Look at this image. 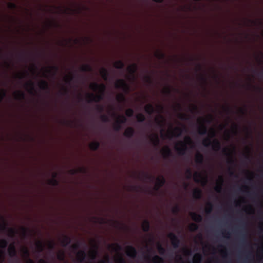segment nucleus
I'll return each mask as SVG.
<instances>
[{
    "instance_id": "obj_8",
    "label": "nucleus",
    "mask_w": 263,
    "mask_h": 263,
    "mask_svg": "<svg viewBox=\"0 0 263 263\" xmlns=\"http://www.w3.org/2000/svg\"><path fill=\"white\" fill-rule=\"evenodd\" d=\"M168 237L171 239L172 246L174 248L176 249L179 247L180 241L178 237L174 233H169Z\"/></svg>"
},
{
    "instance_id": "obj_21",
    "label": "nucleus",
    "mask_w": 263,
    "mask_h": 263,
    "mask_svg": "<svg viewBox=\"0 0 263 263\" xmlns=\"http://www.w3.org/2000/svg\"><path fill=\"white\" fill-rule=\"evenodd\" d=\"M138 69V66L136 64L134 63L128 66L127 69L128 71L132 75L134 76L136 72Z\"/></svg>"
},
{
    "instance_id": "obj_61",
    "label": "nucleus",
    "mask_w": 263,
    "mask_h": 263,
    "mask_svg": "<svg viewBox=\"0 0 263 263\" xmlns=\"http://www.w3.org/2000/svg\"><path fill=\"white\" fill-rule=\"evenodd\" d=\"M73 76L72 75H70L69 76H68L66 78V83H69L70 82H71L73 79Z\"/></svg>"
},
{
    "instance_id": "obj_13",
    "label": "nucleus",
    "mask_w": 263,
    "mask_h": 263,
    "mask_svg": "<svg viewBox=\"0 0 263 263\" xmlns=\"http://www.w3.org/2000/svg\"><path fill=\"white\" fill-rule=\"evenodd\" d=\"M86 253L83 250L79 251L77 253V259L78 262H83L86 258Z\"/></svg>"
},
{
    "instance_id": "obj_46",
    "label": "nucleus",
    "mask_w": 263,
    "mask_h": 263,
    "mask_svg": "<svg viewBox=\"0 0 263 263\" xmlns=\"http://www.w3.org/2000/svg\"><path fill=\"white\" fill-rule=\"evenodd\" d=\"M7 91L5 89H0V102H1L4 98L6 96Z\"/></svg>"
},
{
    "instance_id": "obj_35",
    "label": "nucleus",
    "mask_w": 263,
    "mask_h": 263,
    "mask_svg": "<svg viewBox=\"0 0 263 263\" xmlns=\"http://www.w3.org/2000/svg\"><path fill=\"white\" fill-rule=\"evenodd\" d=\"M27 87H29L30 89L29 90V92L30 94H33V92L34 91V83L32 81H29L26 84Z\"/></svg>"
},
{
    "instance_id": "obj_20",
    "label": "nucleus",
    "mask_w": 263,
    "mask_h": 263,
    "mask_svg": "<svg viewBox=\"0 0 263 263\" xmlns=\"http://www.w3.org/2000/svg\"><path fill=\"white\" fill-rule=\"evenodd\" d=\"M39 86L43 90L49 91L48 82L45 80H42L39 84Z\"/></svg>"
},
{
    "instance_id": "obj_42",
    "label": "nucleus",
    "mask_w": 263,
    "mask_h": 263,
    "mask_svg": "<svg viewBox=\"0 0 263 263\" xmlns=\"http://www.w3.org/2000/svg\"><path fill=\"white\" fill-rule=\"evenodd\" d=\"M120 124H124L127 121V118L123 115L119 116L117 118V120Z\"/></svg>"
},
{
    "instance_id": "obj_16",
    "label": "nucleus",
    "mask_w": 263,
    "mask_h": 263,
    "mask_svg": "<svg viewBox=\"0 0 263 263\" xmlns=\"http://www.w3.org/2000/svg\"><path fill=\"white\" fill-rule=\"evenodd\" d=\"M71 242V237L68 235H63V238L61 241L62 246L65 247L69 245Z\"/></svg>"
},
{
    "instance_id": "obj_56",
    "label": "nucleus",
    "mask_w": 263,
    "mask_h": 263,
    "mask_svg": "<svg viewBox=\"0 0 263 263\" xmlns=\"http://www.w3.org/2000/svg\"><path fill=\"white\" fill-rule=\"evenodd\" d=\"M241 243L243 245L247 243L246 235V234H242L240 237Z\"/></svg>"
},
{
    "instance_id": "obj_12",
    "label": "nucleus",
    "mask_w": 263,
    "mask_h": 263,
    "mask_svg": "<svg viewBox=\"0 0 263 263\" xmlns=\"http://www.w3.org/2000/svg\"><path fill=\"white\" fill-rule=\"evenodd\" d=\"M8 251L10 257H14L17 256V251L14 243H12L9 245Z\"/></svg>"
},
{
    "instance_id": "obj_17",
    "label": "nucleus",
    "mask_w": 263,
    "mask_h": 263,
    "mask_svg": "<svg viewBox=\"0 0 263 263\" xmlns=\"http://www.w3.org/2000/svg\"><path fill=\"white\" fill-rule=\"evenodd\" d=\"M57 176V173H54L52 175V178L51 179H49L48 181V183L49 185H51L53 186H56L59 185V181L56 179V177Z\"/></svg>"
},
{
    "instance_id": "obj_34",
    "label": "nucleus",
    "mask_w": 263,
    "mask_h": 263,
    "mask_svg": "<svg viewBox=\"0 0 263 263\" xmlns=\"http://www.w3.org/2000/svg\"><path fill=\"white\" fill-rule=\"evenodd\" d=\"M80 70L83 72H90L92 71V67L89 64H85L81 66Z\"/></svg>"
},
{
    "instance_id": "obj_60",
    "label": "nucleus",
    "mask_w": 263,
    "mask_h": 263,
    "mask_svg": "<svg viewBox=\"0 0 263 263\" xmlns=\"http://www.w3.org/2000/svg\"><path fill=\"white\" fill-rule=\"evenodd\" d=\"M179 208L178 206L176 205L175 206H174L173 209H172V212L174 213V214H177L179 211Z\"/></svg>"
},
{
    "instance_id": "obj_23",
    "label": "nucleus",
    "mask_w": 263,
    "mask_h": 263,
    "mask_svg": "<svg viewBox=\"0 0 263 263\" xmlns=\"http://www.w3.org/2000/svg\"><path fill=\"white\" fill-rule=\"evenodd\" d=\"M198 133L200 135H205L208 134L207 128L203 123H201L198 127Z\"/></svg>"
},
{
    "instance_id": "obj_45",
    "label": "nucleus",
    "mask_w": 263,
    "mask_h": 263,
    "mask_svg": "<svg viewBox=\"0 0 263 263\" xmlns=\"http://www.w3.org/2000/svg\"><path fill=\"white\" fill-rule=\"evenodd\" d=\"M157 249L160 254L164 255L166 252L165 249L161 245L159 244L157 246Z\"/></svg>"
},
{
    "instance_id": "obj_5",
    "label": "nucleus",
    "mask_w": 263,
    "mask_h": 263,
    "mask_svg": "<svg viewBox=\"0 0 263 263\" xmlns=\"http://www.w3.org/2000/svg\"><path fill=\"white\" fill-rule=\"evenodd\" d=\"M3 219V223L0 226V230L2 231H8L9 232V235L11 237H13L16 233V231L12 228H8L7 226V223L5 221L4 219L2 218Z\"/></svg>"
},
{
    "instance_id": "obj_6",
    "label": "nucleus",
    "mask_w": 263,
    "mask_h": 263,
    "mask_svg": "<svg viewBox=\"0 0 263 263\" xmlns=\"http://www.w3.org/2000/svg\"><path fill=\"white\" fill-rule=\"evenodd\" d=\"M8 245V241L5 239L0 240V263H3L4 260L5 250Z\"/></svg>"
},
{
    "instance_id": "obj_27",
    "label": "nucleus",
    "mask_w": 263,
    "mask_h": 263,
    "mask_svg": "<svg viewBox=\"0 0 263 263\" xmlns=\"http://www.w3.org/2000/svg\"><path fill=\"white\" fill-rule=\"evenodd\" d=\"M15 98L18 100H23L25 98V93L21 90L14 92Z\"/></svg>"
},
{
    "instance_id": "obj_9",
    "label": "nucleus",
    "mask_w": 263,
    "mask_h": 263,
    "mask_svg": "<svg viewBox=\"0 0 263 263\" xmlns=\"http://www.w3.org/2000/svg\"><path fill=\"white\" fill-rule=\"evenodd\" d=\"M222 153L223 154V155H224L229 157L228 161H227L228 163H229L231 165L234 164L235 163V160L233 159V158L232 156V153L230 152V150L229 149H228V148H224L222 149Z\"/></svg>"
},
{
    "instance_id": "obj_22",
    "label": "nucleus",
    "mask_w": 263,
    "mask_h": 263,
    "mask_svg": "<svg viewBox=\"0 0 263 263\" xmlns=\"http://www.w3.org/2000/svg\"><path fill=\"white\" fill-rule=\"evenodd\" d=\"M142 229L143 232H148L150 230V223L149 221L145 219L144 220L142 224Z\"/></svg>"
},
{
    "instance_id": "obj_11",
    "label": "nucleus",
    "mask_w": 263,
    "mask_h": 263,
    "mask_svg": "<svg viewBox=\"0 0 263 263\" xmlns=\"http://www.w3.org/2000/svg\"><path fill=\"white\" fill-rule=\"evenodd\" d=\"M194 180L196 182H202L203 184H205L207 182V178L203 177L202 175L198 172L195 173L194 175Z\"/></svg>"
},
{
    "instance_id": "obj_38",
    "label": "nucleus",
    "mask_w": 263,
    "mask_h": 263,
    "mask_svg": "<svg viewBox=\"0 0 263 263\" xmlns=\"http://www.w3.org/2000/svg\"><path fill=\"white\" fill-rule=\"evenodd\" d=\"M36 247L39 252H41L43 251L44 248V245L43 243L41 241H39L36 242Z\"/></svg>"
},
{
    "instance_id": "obj_48",
    "label": "nucleus",
    "mask_w": 263,
    "mask_h": 263,
    "mask_svg": "<svg viewBox=\"0 0 263 263\" xmlns=\"http://www.w3.org/2000/svg\"><path fill=\"white\" fill-rule=\"evenodd\" d=\"M207 206H208V208L205 210V212L207 214H210L212 211L213 205L211 202H208L207 203Z\"/></svg>"
},
{
    "instance_id": "obj_14",
    "label": "nucleus",
    "mask_w": 263,
    "mask_h": 263,
    "mask_svg": "<svg viewBox=\"0 0 263 263\" xmlns=\"http://www.w3.org/2000/svg\"><path fill=\"white\" fill-rule=\"evenodd\" d=\"M162 154L165 159L172 156V152L170 148L166 146L162 150Z\"/></svg>"
},
{
    "instance_id": "obj_37",
    "label": "nucleus",
    "mask_w": 263,
    "mask_h": 263,
    "mask_svg": "<svg viewBox=\"0 0 263 263\" xmlns=\"http://www.w3.org/2000/svg\"><path fill=\"white\" fill-rule=\"evenodd\" d=\"M153 261L154 263H163V259L159 256L156 255L153 258Z\"/></svg>"
},
{
    "instance_id": "obj_39",
    "label": "nucleus",
    "mask_w": 263,
    "mask_h": 263,
    "mask_svg": "<svg viewBox=\"0 0 263 263\" xmlns=\"http://www.w3.org/2000/svg\"><path fill=\"white\" fill-rule=\"evenodd\" d=\"M136 118L138 122L140 123L143 122L146 119L145 116L142 113L138 114L136 116Z\"/></svg>"
},
{
    "instance_id": "obj_32",
    "label": "nucleus",
    "mask_w": 263,
    "mask_h": 263,
    "mask_svg": "<svg viewBox=\"0 0 263 263\" xmlns=\"http://www.w3.org/2000/svg\"><path fill=\"white\" fill-rule=\"evenodd\" d=\"M100 73L103 80L105 81L107 80L109 76V73L105 68H102L100 71Z\"/></svg>"
},
{
    "instance_id": "obj_28",
    "label": "nucleus",
    "mask_w": 263,
    "mask_h": 263,
    "mask_svg": "<svg viewBox=\"0 0 263 263\" xmlns=\"http://www.w3.org/2000/svg\"><path fill=\"white\" fill-rule=\"evenodd\" d=\"M151 141L155 146H158L160 143V139L157 135H155L154 137L150 138Z\"/></svg>"
},
{
    "instance_id": "obj_63",
    "label": "nucleus",
    "mask_w": 263,
    "mask_h": 263,
    "mask_svg": "<svg viewBox=\"0 0 263 263\" xmlns=\"http://www.w3.org/2000/svg\"><path fill=\"white\" fill-rule=\"evenodd\" d=\"M178 118L182 120H186L187 119L186 115L185 114H179Z\"/></svg>"
},
{
    "instance_id": "obj_40",
    "label": "nucleus",
    "mask_w": 263,
    "mask_h": 263,
    "mask_svg": "<svg viewBox=\"0 0 263 263\" xmlns=\"http://www.w3.org/2000/svg\"><path fill=\"white\" fill-rule=\"evenodd\" d=\"M117 100L119 103L124 102L126 100L124 94H119L116 97Z\"/></svg>"
},
{
    "instance_id": "obj_19",
    "label": "nucleus",
    "mask_w": 263,
    "mask_h": 263,
    "mask_svg": "<svg viewBox=\"0 0 263 263\" xmlns=\"http://www.w3.org/2000/svg\"><path fill=\"white\" fill-rule=\"evenodd\" d=\"M202 192L201 189L199 188L195 189L193 193V196L195 199H200L201 198Z\"/></svg>"
},
{
    "instance_id": "obj_43",
    "label": "nucleus",
    "mask_w": 263,
    "mask_h": 263,
    "mask_svg": "<svg viewBox=\"0 0 263 263\" xmlns=\"http://www.w3.org/2000/svg\"><path fill=\"white\" fill-rule=\"evenodd\" d=\"M155 57L159 60H163L165 58V54L161 51H158L155 53Z\"/></svg>"
},
{
    "instance_id": "obj_4",
    "label": "nucleus",
    "mask_w": 263,
    "mask_h": 263,
    "mask_svg": "<svg viewBox=\"0 0 263 263\" xmlns=\"http://www.w3.org/2000/svg\"><path fill=\"white\" fill-rule=\"evenodd\" d=\"M104 93H101L99 95H95L92 93H87L86 97L88 99V102H100L103 98Z\"/></svg>"
},
{
    "instance_id": "obj_26",
    "label": "nucleus",
    "mask_w": 263,
    "mask_h": 263,
    "mask_svg": "<svg viewBox=\"0 0 263 263\" xmlns=\"http://www.w3.org/2000/svg\"><path fill=\"white\" fill-rule=\"evenodd\" d=\"M145 112L149 115L153 114L155 111V108L152 104H148L144 107Z\"/></svg>"
},
{
    "instance_id": "obj_24",
    "label": "nucleus",
    "mask_w": 263,
    "mask_h": 263,
    "mask_svg": "<svg viewBox=\"0 0 263 263\" xmlns=\"http://www.w3.org/2000/svg\"><path fill=\"white\" fill-rule=\"evenodd\" d=\"M195 161L198 164H202L204 162V157L203 155L200 153H197L195 156Z\"/></svg>"
},
{
    "instance_id": "obj_57",
    "label": "nucleus",
    "mask_w": 263,
    "mask_h": 263,
    "mask_svg": "<svg viewBox=\"0 0 263 263\" xmlns=\"http://www.w3.org/2000/svg\"><path fill=\"white\" fill-rule=\"evenodd\" d=\"M101 119L104 122H108L109 121L108 117L105 115H101Z\"/></svg>"
},
{
    "instance_id": "obj_41",
    "label": "nucleus",
    "mask_w": 263,
    "mask_h": 263,
    "mask_svg": "<svg viewBox=\"0 0 263 263\" xmlns=\"http://www.w3.org/2000/svg\"><path fill=\"white\" fill-rule=\"evenodd\" d=\"M183 129L181 128L180 127H176L174 129V132H177V134H174V132H172V134H173V136L176 137H179L181 135V134L182 133Z\"/></svg>"
},
{
    "instance_id": "obj_1",
    "label": "nucleus",
    "mask_w": 263,
    "mask_h": 263,
    "mask_svg": "<svg viewBox=\"0 0 263 263\" xmlns=\"http://www.w3.org/2000/svg\"><path fill=\"white\" fill-rule=\"evenodd\" d=\"M210 137L204 139L202 141V144L204 146L208 147L212 146V149L216 151H219L221 149V143L217 139H214L211 141V138L215 136V132L213 129H211L210 132Z\"/></svg>"
},
{
    "instance_id": "obj_49",
    "label": "nucleus",
    "mask_w": 263,
    "mask_h": 263,
    "mask_svg": "<svg viewBox=\"0 0 263 263\" xmlns=\"http://www.w3.org/2000/svg\"><path fill=\"white\" fill-rule=\"evenodd\" d=\"M134 111L132 108H128L125 111L126 116L128 117H132L134 115Z\"/></svg>"
},
{
    "instance_id": "obj_51",
    "label": "nucleus",
    "mask_w": 263,
    "mask_h": 263,
    "mask_svg": "<svg viewBox=\"0 0 263 263\" xmlns=\"http://www.w3.org/2000/svg\"><path fill=\"white\" fill-rule=\"evenodd\" d=\"M163 92L166 95H171L172 93V88L169 86L166 87L163 90Z\"/></svg>"
},
{
    "instance_id": "obj_3",
    "label": "nucleus",
    "mask_w": 263,
    "mask_h": 263,
    "mask_svg": "<svg viewBox=\"0 0 263 263\" xmlns=\"http://www.w3.org/2000/svg\"><path fill=\"white\" fill-rule=\"evenodd\" d=\"M115 87L117 89H121L125 92L127 93L129 91L130 87L126 82L122 79H119L115 83Z\"/></svg>"
},
{
    "instance_id": "obj_47",
    "label": "nucleus",
    "mask_w": 263,
    "mask_h": 263,
    "mask_svg": "<svg viewBox=\"0 0 263 263\" xmlns=\"http://www.w3.org/2000/svg\"><path fill=\"white\" fill-rule=\"evenodd\" d=\"M114 128L115 131L119 132L122 128L121 124L118 122V121H116L114 126Z\"/></svg>"
},
{
    "instance_id": "obj_59",
    "label": "nucleus",
    "mask_w": 263,
    "mask_h": 263,
    "mask_svg": "<svg viewBox=\"0 0 263 263\" xmlns=\"http://www.w3.org/2000/svg\"><path fill=\"white\" fill-rule=\"evenodd\" d=\"M64 253L63 252L57 255V258L60 260H63L64 259Z\"/></svg>"
},
{
    "instance_id": "obj_50",
    "label": "nucleus",
    "mask_w": 263,
    "mask_h": 263,
    "mask_svg": "<svg viewBox=\"0 0 263 263\" xmlns=\"http://www.w3.org/2000/svg\"><path fill=\"white\" fill-rule=\"evenodd\" d=\"M141 188L138 185H132L130 186V191H134L136 192H139Z\"/></svg>"
},
{
    "instance_id": "obj_30",
    "label": "nucleus",
    "mask_w": 263,
    "mask_h": 263,
    "mask_svg": "<svg viewBox=\"0 0 263 263\" xmlns=\"http://www.w3.org/2000/svg\"><path fill=\"white\" fill-rule=\"evenodd\" d=\"M100 145V143L98 141H93L89 144V148L93 151H96L98 149Z\"/></svg>"
},
{
    "instance_id": "obj_58",
    "label": "nucleus",
    "mask_w": 263,
    "mask_h": 263,
    "mask_svg": "<svg viewBox=\"0 0 263 263\" xmlns=\"http://www.w3.org/2000/svg\"><path fill=\"white\" fill-rule=\"evenodd\" d=\"M23 252L24 256H25L27 258V259L29 258V252L27 248H25L23 249Z\"/></svg>"
},
{
    "instance_id": "obj_53",
    "label": "nucleus",
    "mask_w": 263,
    "mask_h": 263,
    "mask_svg": "<svg viewBox=\"0 0 263 263\" xmlns=\"http://www.w3.org/2000/svg\"><path fill=\"white\" fill-rule=\"evenodd\" d=\"M186 174V178L188 179H191L192 177V170L190 168H187L185 172Z\"/></svg>"
},
{
    "instance_id": "obj_2",
    "label": "nucleus",
    "mask_w": 263,
    "mask_h": 263,
    "mask_svg": "<svg viewBox=\"0 0 263 263\" xmlns=\"http://www.w3.org/2000/svg\"><path fill=\"white\" fill-rule=\"evenodd\" d=\"M184 142L180 141L178 142V144L180 146L179 147L176 146L175 148L177 151L178 155L180 156H183L185 154L187 151L186 144H191L193 143L192 140L190 136H185L184 137Z\"/></svg>"
},
{
    "instance_id": "obj_29",
    "label": "nucleus",
    "mask_w": 263,
    "mask_h": 263,
    "mask_svg": "<svg viewBox=\"0 0 263 263\" xmlns=\"http://www.w3.org/2000/svg\"><path fill=\"white\" fill-rule=\"evenodd\" d=\"M218 180L220 182V184L218 185H217L215 188L214 190L216 192L218 193H220L222 190V184L223 182V178L222 176H220L218 177Z\"/></svg>"
},
{
    "instance_id": "obj_62",
    "label": "nucleus",
    "mask_w": 263,
    "mask_h": 263,
    "mask_svg": "<svg viewBox=\"0 0 263 263\" xmlns=\"http://www.w3.org/2000/svg\"><path fill=\"white\" fill-rule=\"evenodd\" d=\"M117 263H126V261L123 257L120 256L117 260Z\"/></svg>"
},
{
    "instance_id": "obj_55",
    "label": "nucleus",
    "mask_w": 263,
    "mask_h": 263,
    "mask_svg": "<svg viewBox=\"0 0 263 263\" xmlns=\"http://www.w3.org/2000/svg\"><path fill=\"white\" fill-rule=\"evenodd\" d=\"M97 254V250H94L92 251L90 253V256L91 259L92 260L95 259L96 258Z\"/></svg>"
},
{
    "instance_id": "obj_54",
    "label": "nucleus",
    "mask_w": 263,
    "mask_h": 263,
    "mask_svg": "<svg viewBox=\"0 0 263 263\" xmlns=\"http://www.w3.org/2000/svg\"><path fill=\"white\" fill-rule=\"evenodd\" d=\"M8 7L11 10H15L17 8V5L14 3H9L8 4Z\"/></svg>"
},
{
    "instance_id": "obj_52",
    "label": "nucleus",
    "mask_w": 263,
    "mask_h": 263,
    "mask_svg": "<svg viewBox=\"0 0 263 263\" xmlns=\"http://www.w3.org/2000/svg\"><path fill=\"white\" fill-rule=\"evenodd\" d=\"M143 176L144 178V179L149 180H153L154 179V176L150 175L148 174L147 173H143Z\"/></svg>"
},
{
    "instance_id": "obj_25",
    "label": "nucleus",
    "mask_w": 263,
    "mask_h": 263,
    "mask_svg": "<svg viewBox=\"0 0 263 263\" xmlns=\"http://www.w3.org/2000/svg\"><path fill=\"white\" fill-rule=\"evenodd\" d=\"M165 183V179L163 176L157 177L156 178V184L158 186V188L163 186Z\"/></svg>"
},
{
    "instance_id": "obj_7",
    "label": "nucleus",
    "mask_w": 263,
    "mask_h": 263,
    "mask_svg": "<svg viewBox=\"0 0 263 263\" xmlns=\"http://www.w3.org/2000/svg\"><path fill=\"white\" fill-rule=\"evenodd\" d=\"M90 88L93 90H99L101 93H104L106 89V86L104 84H99L97 83H92L90 85Z\"/></svg>"
},
{
    "instance_id": "obj_18",
    "label": "nucleus",
    "mask_w": 263,
    "mask_h": 263,
    "mask_svg": "<svg viewBox=\"0 0 263 263\" xmlns=\"http://www.w3.org/2000/svg\"><path fill=\"white\" fill-rule=\"evenodd\" d=\"M135 133V130L133 127H129L126 129L124 133V136L127 138H132Z\"/></svg>"
},
{
    "instance_id": "obj_44",
    "label": "nucleus",
    "mask_w": 263,
    "mask_h": 263,
    "mask_svg": "<svg viewBox=\"0 0 263 263\" xmlns=\"http://www.w3.org/2000/svg\"><path fill=\"white\" fill-rule=\"evenodd\" d=\"M199 228L198 224L195 223H192L189 226V230L192 232L197 231Z\"/></svg>"
},
{
    "instance_id": "obj_15",
    "label": "nucleus",
    "mask_w": 263,
    "mask_h": 263,
    "mask_svg": "<svg viewBox=\"0 0 263 263\" xmlns=\"http://www.w3.org/2000/svg\"><path fill=\"white\" fill-rule=\"evenodd\" d=\"M192 220L196 222H200L202 220V217L201 215L195 212H191L190 213Z\"/></svg>"
},
{
    "instance_id": "obj_64",
    "label": "nucleus",
    "mask_w": 263,
    "mask_h": 263,
    "mask_svg": "<svg viewBox=\"0 0 263 263\" xmlns=\"http://www.w3.org/2000/svg\"><path fill=\"white\" fill-rule=\"evenodd\" d=\"M80 247V244L79 243H77L71 246V248L73 250H78Z\"/></svg>"
},
{
    "instance_id": "obj_36",
    "label": "nucleus",
    "mask_w": 263,
    "mask_h": 263,
    "mask_svg": "<svg viewBox=\"0 0 263 263\" xmlns=\"http://www.w3.org/2000/svg\"><path fill=\"white\" fill-rule=\"evenodd\" d=\"M202 260V255L200 253H196L193 257L194 263H200Z\"/></svg>"
},
{
    "instance_id": "obj_10",
    "label": "nucleus",
    "mask_w": 263,
    "mask_h": 263,
    "mask_svg": "<svg viewBox=\"0 0 263 263\" xmlns=\"http://www.w3.org/2000/svg\"><path fill=\"white\" fill-rule=\"evenodd\" d=\"M126 255L132 258L136 257L137 255V251L136 249L132 246H128L126 247Z\"/></svg>"
},
{
    "instance_id": "obj_31",
    "label": "nucleus",
    "mask_w": 263,
    "mask_h": 263,
    "mask_svg": "<svg viewBox=\"0 0 263 263\" xmlns=\"http://www.w3.org/2000/svg\"><path fill=\"white\" fill-rule=\"evenodd\" d=\"M114 66L119 69H123L124 67V63L121 60H118L115 62Z\"/></svg>"
},
{
    "instance_id": "obj_33",
    "label": "nucleus",
    "mask_w": 263,
    "mask_h": 263,
    "mask_svg": "<svg viewBox=\"0 0 263 263\" xmlns=\"http://www.w3.org/2000/svg\"><path fill=\"white\" fill-rule=\"evenodd\" d=\"M59 67L56 65L50 66L48 69H47V72L48 73H51L53 72V75L56 74V73L59 71Z\"/></svg>"
}]
</instances>
